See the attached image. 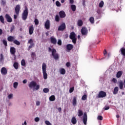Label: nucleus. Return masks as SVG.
I'll return each mask as SVG.
<instances>
[{"label": "nucleus", "mask_w": 125, "mask_h": 125, "mask_svg": "<svg viewBox=\"0 0 125 125\" xmlns=\"http://www.w3.org/2000/svg\"><path fill=\"white\" fill-rule=\"evenodd\" d=\"M48 51L49 52H52V56H53L55 60H58V59H59V54L56 53L57 52L56 49L54 48L51 49V48L49 47Z\"/></svg>", "instance_id": "1"}, {"label": "nucleus", "mask_w": 125, "mask_h": 125, "mask_svg": "<svg viewBox=\"0 0 125 125\" xmlns=\"http://www.w3.org/2000/svg\"><path fill=\"white\" fill-rule=\"evenodd\" d=\"M42 71L43 79L46 80L47 79V73H46V64L43 62L42 64Z\"/></svg>", "instance_id": "2"}, {"label": "nucleus", "mask_w": 125, "mask_h": 125, "mask_svg": "<svg viewBox=\"0 0 125 125\" xmlns=\"http://www.w3.org/2000/svg\"><path fill=\"white\" fill-rule=\"evenodd\" d=\"M70 40H72V42L74 44L77 43V35L74 32H71L69 35Z\"/></svg>", "instance_id": "3"}, {"label": "nucleus", "mask_w": 125, "mask_h": 125, "mask_svg": "<svg viewBox=\"0 0 125 125\" xmlns=\"http://www.w3.org/2000/svg\"><path fill=\"white\" fill-rule=\"evenodd\" d=\"M30 88H33V87H35L36 90H39L40 89V85L37 84V83L35 81H32L28 85Z\"/></svg>", "instance_id": "4"}, {"label": "nucleus", "mask_w": 125, "mask_h": 125, "mask_svg": "<svg viewBox=\"0 0 125 125\" xmlns=\"http://www.w3.org/2000/svg\"><path fill=\"white\" fill-rule=\"evenodd\" d=\"M29 14V10H28V8L27 6L25 7V9L23 11V12L22 14V20H26L28 18V15Z\"/></svg>", "instance_id": "5"}, {"label": "nucleus", "mask_w": 125, "mask_h": 125, "mask_svg": "<svg viewBox=\"0 0 125 125\" xmlns=\"http://www.w3.org/2000/svg\"><path fill=\"white\" fill-rule=\"evenodd\" d=\"M88 33V30H87V28H86L85 27H83L81 29V33L82 36H86Z\"/></svg>", "instance_id": "6"}, {"label": "nucleus", "mask_w": 125, "mask_h": 125, "mask_svg": "<svg viewBox=\"0 0 125 125\" xmlns=\"http://www.w3.org/2000/svg\"><path fill=\"white\" fill-rule=\"evenodd\" d=\"M106 96L107 94H106V92L103 91H100L98 94L99 98H104V97H106Z\"/></svg>", "instance_id": "7"}, {"label": "nucleus", "mask_w": 125, "mask_h": 125, "mask_svg": "<svg viewBox=\"0 0 125 125\" xmlns=\"http://www.w3.org/2000/svg\"><path fill=\"white\" fill-rule=\"evenodd\" d=\"M21 9V7L20 6V5L18 4L16 6V7L15 8V11L17 15H19V12H20Z\"/></svg>", "instance_id": "8"}, {"label": "nucleus", "mask_w": 125, "mask_h": 125, "mask_svg": "<svg viewBox=\"0 0 125 125\" xmlns=\"http://www.w3.org/2000/svg\"><path fill=\"white\" fill-rule=\"evenodd\" d=\"M65 29H66V24L63 22L60 25L58 30V31H64Z\"/></svg>", "instance_id": "9"}, {"label": "nucleus", "mask_w": 125, "mask_h": 125, "mask_svg": "<svg viewBox=\"0 0 125 125\" xmlns=\"http://www.w3.org/2000/svg\"><path fill=\"white\" fill-rule=\"evenodd\" d=\"M87 122V114L86 112L84 113L83 116V123L84 125H86V123Z\"/></svg>", "instance_id": "10"}, {"label": "nucleus", "mask_w": 125, "mask_h": 125, "mask_svg": "<svg viewBox=\"0 0 125 125\" xmlns=\"http://www.w3.org/2000/svg\"><path fill=\"white\" fill-rule=\"evenodd\" d=\"M59 15L60 18H65L66 17V13L64 11H61L59 12Z\"/></svg>", "instance_id": "11"}, {"label": "nucleus", "mask_w": 125, "mask_h": 125, "mask_svg": "<svg viewBox=\"0 0 125 125\" xmlns=\"http://www.w3.org/2000/svg\"><path fill=\"white\" fill-rule=\"evenodd\" d=\"M44 26L45 29H46L47 30H48V29L50 28V21H49V20H47L46 21Z\"/></svg>", "instance_id": "12"}, {"label": "nucleus", "mask_w": 125, "mask_h": 125, "mask_svg": "<svg viewBox=\"0 0 125 125\" xmlns=\"http://www.w3.org/2000/svg\"><path fill=\"white\" fill-rule=\"evenodd\" d=\"M5 17L6 18V21L9 22V23H11L12 22V18H11V17L8 14H6L5 16Z\"/></svg>", "instance_id": "13"}, {"label": "nucleus", "mask_w": 125, "mask_h": 125, "mask_svg": "<svg viewBox=\"0 0 125 125\" xmlns=\"http://www.w3.org/2000/svg\"><path fill=\"white\" fill-rule=\"evenodd\" d=\"M50 42L53 44H56L57 43V40L54 37H50Z\"/></svg>", "instance_id": "14"}, {"label": "nucleus", "mask_w": 125, "mask_h": 125, "mask_svg": "<svg viewBox=\"0 0 125 125\" xmlns=\"http://www.w3.org/2000/svg\"><path fill=\"white\" fill-rule=\"evenodd\" d=\"M34 33V25H32L29 26V35H33Z\"/></svg>", "instance_id": "15"}, {"label": "nucleus", "mask_w": 125, "mask_h": 125, "mask_svg": "<svg viewBox=\"0 0 125 125\" xmlns=\"http://www.w3.org/2000/svg\"><path fill=\"white\" fill-rule=\"evenodd\" d=\"M1 73L2 75H6L7 74V69L6 68L3 67L1 69Z\"/></svg>", "instance_id": "16"}, {"label": "nucleus", "mask_w": 125, "mask_h": 125, "mask_svg": "<svg viewBox=\"0 0 125 125\" xmlns=\"http://www.w3.org/2000/svg\"><path fill=\"white\" fill-rule=\"evenodd\" d=\"M66 48L67 50H72V49L74 48V45H73L72 44H68L66 45Z\"/></svg>", "instance_id": "17"}, {"label": "nucleus", "mask_w": 125, "mask_h": 125, "mask_svg": "<svg viewBox=\"0 0 125 125\" xmlns=\"http://www.w3.org/2000/svg\"><path fill=\"white\" fill-rule=\"evenodd\" d=\"M16 52V49L14 48V47H11L10 48V53L12 54V55H14Z\"/></svg>", "instance_id": "18"}, {"label": "nucleus", "mask_w": 125, "mask_h": 125, "mask_svg": "<svg viewBox=\"0 0 125 125\" xmlns=\"http://www.w3.org/2000/svg\"><path fill=\"white\" fill-rule=\"evenodd\" d=\"M72 104L73 106H77V97H73Z\"/></svg>", "instance_id": "19"}, {"label": "nucleus", "mask_w": 125, "mask_h": 125, "mask_svg": "<svg viewBox=\"0 0 125 125\" xmlns=\"http://www.w3.org/2000/svg\"><path fill=\"white\" fill-rule=\"evenodd\" d=\"M15 37L14 36H9L7 38L8 42H14Z\"/></svg>", "instance_id": "20"}, {"label": "nucleus", "mask_w": 125, "mask_h": 125, "mask_svg": "<svg viewBox=\"0 0 125 125\" xmlns=\"http://www.w3.org/2000/svg\"><path fill=\"white\" fill-rule=\"evenodd\" d=\"M123 75V71H119L116 74V77L118 78V79L121 78L122 77V75Z\"/></svg>", "instance_id": "21"}, {"label": "nucleus", "mask_w": 125, "mask_h": 125, "mask_svg": "<svg viewBox=\"0 0 125 125\" xmlns=\"http://www.w3.org/2000/svg\"><path fill=\"white\" fill-rule=\"evenodd\" d=\"M83 24V21L82 20H79L78 21L77 25L79 27H82Z\"/></svg>", "instance_id": "22"}, {"label": "nucleus", "mask_w": 125, "mask_h": 125, "mask_svg": "<svg viewBox=\"0 0 125 125\" xmlns=\"http://www.w3.org/2000/svg\"><path fill=\"white\" fill-rule=\"evenodd\" d=\"M78 117H82V116H83V110H82V109H79L78 110Z\"/></svg>", "instance_id": "23"}, {"label": "nucleus", "mask_w": 125, "mask_h": 125, "mask_svg": "<svg viewBox=\"0 0 125 125\" xmlns=\"http://www.w3.org/2000/svg\"><path fill=\"white\" fill-rule=\"evenodd\" d=\"M13 67L16 69V70H17V69L19 68V63L17 62H15L13 64Z\"/></svg>", "instance_id": "24"}, {"label": "nucleus", "mask_w": 125, "mask_h": 125, "mask_svg": "<svg viewBox=\"0 0 125 125\" xmlns=\"http://www.w3.org/2000/svg\"><path fill=\"white\" fill-rule=\"evenodd\" d=\"M120 51L121 52L122 55H123V56H125V48H121L120 49Z\"/></svg>", "instance_id": "25"}, {"label": "nucleus", "mask_w": 125, "mask_h": 125, "mask_svg": "<svg viewBox=\"0 0 125 125\" xmlns=\"http://www.w3.org/2000/svg\"><path fill=\"white\" fill-rule=\"evenodd\" d=\"M71 123L73 125H76L77 124V119H76V117H73L71 119Z\"/></svg>", "instance_id": "26"}, {"label": "nucleus", "mask_w": 125, "mask_h": 125, "mask_svg": "<svg viewBox=\"0 0 125 125\" xmlns=\"http://www.w3.org/2000/svg\"><path fill=\"white\" fill-rule=\"evenodd\" d=\"M119 91V87H115L113 91V94H117Z\"/></svg>", "instance_id": "27"}, {"label": "nucleus", "mask_w": 125, "mask_h": 125, "mask_svg": "<svg viewBox=\"0 0 125 125\" xmlns=\"http://www.w3.org/2000/svg\"><path fill=\"white\" fill-rule=\"evenodd\" d=\"M55 20L56 22H59L60 21V17L58 15H56L55 17Z\"/></svg>", "instance_id": "28"}, {"label": "nucleus", "mask_w": 125, "mask_h": 125, "mask_svg": "<svg viewBox=\"0 0 125 125\" xmlns=\"http://www.w3.org/2000/svg\"><path fill=\"white\" fill-rule=\"evenodd\" d=\"M60 72L61 75H65V74H66V70L64 68H62L60 70Z\"/></svg>", "instance_id": "29"}, {"label": "nucleus", "mask_w": 125, "mask_h": 125, "mask_svg": "<svg viewBox=\"0 0 125 125\" xmlns=\"http://www.w3.org/2000/svg\"><path fill=\"white\" fill-rule=\"evenodd\" d=\"M49 100L50 101H55V96L54 95H52L49 97Z\"/></svg>", "instance_id": "30"}, {"label": "nucleus", "mask_w": 125, "mask_h": 125, "mask_svg": "<svg viewBox=\"0 0 125 125\" xmlns=\"http://www.w3.org/2000/svg\"><path fill=\"white\" fill-rule=\"evenodd\" d=\"M99 7H101V8H102V7H103V6H104V1L103 0L101 1V2H100V3L99 4Z\"/></svg>", "instance_id": "31"}, {"label": "nucleus", "mask_w": 125, "mask_h": 125, "mask_svg": "<svg viewBox=\"0 0 125 125\" xmlns=\"http://www.w3.org/2000/svg\"><path fill=\"white\" fill-rule=\"evenodd\" d=\"M71 10H72V11L75 12V11L76 9V7L75 5L72 4L71 5Z\"/></svg>", "instance_id": "32"}, {"label": "nucleus", "mask_w": 125, "mask_h": 125, "mask_svg": "<svg viewBox=\"0 0 125 125\" xmlns=\"http://www.w3.org/2000/svg\"><path fill=\"white\" fill-rule=\"evenodd\" d=\"M13 43H15V44H16L17 45H20V42L18 41L17 40H15L14 41Z\"/></svg>", "instance_id": "33"}, {"label": "nucleus", "mask_w": 125, "mask_h": 125, "mask_svg": "<svg viewBox=\"0 0 125 125\" xmlns=\"http://www.w3.org/2000/svg\"><path fill=\"white\" fill-rule=\"evenodd\" d=\"M0 21L2 24H4V18H3V16H0Z\"/></svg>", "instance_id": "34"}, {"label": "nucleus", "mask_w": 125, "mask_h": 125, "mask_svg": "<svg viewBox=\"0 0 125 125\" xmlns=\"http://www.w3.org/2000/svg\"><path fill=\"white\" fill-rule=\"evenodd\" d=\"M89 21L90 22V23H91L92 24H94V18L93 17H90L89 18Z\"/></svg>", "instance_id": "35"}, {"label": "nucleus", "mask_w": 125, "mask_h": 125, "mask_svg": "<svg viewBox=\"0 0 125 125\" xmlns=\"http://www.w3.org/2000/svg\"><path fill=\"white\" fill-rule=\"evenodd\" d=\"M34 46H35L34 43L30 44V45L28 46V50H30V49H31V48H32V47H34Z\"/></svg>", "instance_id": "36"}, {"label": "nucleus", "mask_w": 125, "mask_h": 125, "mask_svg": "<svg viewBox=\"0 0 125 125\" xmlns=\"http://www.w3.org/2000/svg\"><path fill=\"white\" fill-rule=\"evenodd\" d=\"M43 92L44 93H48V92H49V89L47 88H45L43 89Z\"/></svg>", "instance_id": "37"}, {"label": "nucleus", "mask_w": 125, "mask_h": 125, "mask_svg": "<svg viewBox=\"0 0 125 125\" xmlns=\"http://www.w3.org/2000/svg\"><path fill=\"white\" fill-rule=\"evenodd\" d=\"M21 66H25L26 65V62H25V60L22 59L21 60Z\"/></svg>", "instance_id": "38"}, {"label": "nucleus", "mask_w": 125, "mask_h": 125, "mask_svg": "<svg viewBox=\"0 0 125 125\" xmlns=\"http://www.w3.org/2000/svg\"><path fill=\"white\" fill-rule=\"evenodd\" d=\"M87 98V96L85 94H84V95H83L82 96V100H83V101H85V100H86Z\"/></svg>", "instance_id": "39"}, {"label": "nucleus", "mask_w": 125, "mask_h": 125, "mask_svg": "<svg viewBox=\"0 0 125 125\" xmlns=\"http://www.w3.org/2000/svg\"><path fill=\"white\" fill-rule=\"evenodd\" d=\"M56 5L58 7H60V6H61V3H60V2H59V1H56Z\"/></svg>", "instance_id": "40"}, {"label": "nucleus", "mask_w": 125, "mask_h": 125, "mask_svg": "<svg viewBox=\"0 0 125 125\" xmlns=\"http://www.w3.org/2000/svg\"><path fill=\"white\" fill-rule=\"evenodd\" d=\"M13 86L15 88H17V86H18V82H15L13 83Z\"/></svg>", "instance_id": "41"}, {"label": "nucleus", "mask_w": 125, "mask_h": 125, "mask_svg": "<svg viewBox=\"0 0 125 125\" xmlns=\"http://www.w3.org/2000/svg\"><path fill=\"white\" fill-rule=\"evenodd\" d=\"M2 42H3L4 45H5V46H7V41H6V40H3L2 41Z\"/></svg>", "instance_id": "42"}, {"label": "nucleus", "mask_w": 125, "mask_h": 125, "mask_svg": "<svg viewBox=\"0 0 125 125\" xmlns=\"http://www.w3.org/2000/svg\"><path fill=\"white\" fill-rule=\"evenodd\" d=\"M34 23L35 25H39V20H38V19H35L34 20Z\"/></svg>", "instance_id": "43"}, {"label": "nucleus", "mask_w": 125, "mask_h": 125, "mask_svg": "<svg viewBox=\"0 0 125 125\" xmlns=\"http://www.w3.org/2000/svg\"><path fill=\"white\" fill-rule=\"evenodd\" d=\"M97 119L99 120V121H103V117L102 116H98Z\"/></svg>", "instance_id": "44"}, {"label": "nucleus", "mask_w": 125, "mask_h": 125, "mask_svg": "<svg viewBox=\"0 0 125 125\" xmlns=\"http://www.w3.org/2000/svg\"><path fill=\"white\" fill-rule=\"evenodd\" d=\"M97 13H98V14L100 15L101 14V13H102V12L101 11V9L100 8H98L97 10Z\"/></svg>", "instance_id": "45"}, {"label": "nucleus", "mask_w": 125, "mask_h": 125, "mask_svg": "<svg viewBox=\"0 0 125 125\" xmlns=\"http://www.w3.org/2000/svg\"><path fill=\"white\" fill-rule=\"evenodd\" d=\"M6 3V1H5V0H1V5H5Z\"/></svg>", "instance_id": "46"}, {"label": "nucleus", "mask_w": 125, "mask_h": 125, "mask_svg": "<svg viewBox=\"0 0 125 125\" xmlns=\"http://www.w3.org/2000/svg\"><path fill=\"white\" fill-rule=\"evenodd\" d=\"M74 89H75V87H72L70 88L69 93H72V92H73V91H74Z\"/></svg>", "instance_id": "47"}, {"label": "nucleus", "mask_w": 125, "mask_h": 125, "mask_svg": "<svg viewBox=\"0 0 125 125\" xmlns=\"http://www.w3.org/2000/svg\"><path fill=\"white\" fill-rule=\"evenodd\" d=\"M58 45H62V41L61 40H58Z\"/></svg>", "instance_id": "48"}, {"label": "nucleus", "mask_w": 125, "mask_h": 125, "mask_svg": "<svg viewBox=\"0 0 125 125\" xmlns=\"http://www.w3.org/2000/svg\"><path fill=\"white\" fill-rule=\"evenodd\" d=\"M0 62H1V61L3 60V55L2 54H0Z\"/></svg>", "instance_id": "49"}, {"label": "nucleus", "mask_w": 125, "mask_h": 125, "mask_svg": "<svg viewBox=\"0 0 125 125\" xmlns=\"http://www.w3.org/2000/svg\"><path fill=\"white\" fill-rule=\"evenodd\" d=\"M45 125H52L51 124V123H50V122H49V121H45Z\"/></svg>", "instance_id": "50"}, {"label": "nucleus", "mask_w": 125, "mask_h": 125, "mask_svg": "<svg viewBox=\"0 0 125 125\" xmlns=\"http://www.w3.org/2000/svg\"><path fill=\"white\" fill-rule=\"evenodd\" d=\"M35 122L38 123V122H40V118L39 117H36L35 118Z\"/></svg>", "instance_id": "51"}, {"label": "nucleus", "mask_w": 125, "mask_h": 125, "mask_svg": "<svg viewBox=\"0 0 125 125\" xmlns=\"http://www.w3.org/2000/svg\"><path fill=\"white\" fill-rule=\"evenodd\" d=\"M14 29H15V28L14 27V26L13 25L12 27H11V29H10L11 33H12V32H13V31L14 30Z\"/></svg>", "instance_id": "52"}, {"label": "nucleus", "mask_w": 125, "mask_h": 125, "mask_svg": "<svg viewBox=\"0 0 125 125\" xmlns=\"http://www.w3.org/2000/svg\"><path fill=\"white\" fill-rule=\"evenodd\" d=\"M105 110H109L110 109V107L109 106L105 105L104 107Z\"/></svg>", "instance_id": "53"}, {"label": "nucleus", "mask_w": 125, "mask_h": 125, "mask_svg": "<svg viewBox=\"0 0 125 125\" xmlns=\"http://www.w3.org/2000/svg\"><path fill=\"white\" fill-rule=\"evenodd\" d=\"M33 39H30L29 41H28V43L31 44V43H33Z\"/></svg>", "instance_id": "54"}, {"label": "nucleus", "mask_w": 125, "mask_h": 125, "mask_svg": "<svg viewBox=\"0 0 125 125\" xmlns=\"http://www.w3.org/2000/svg\"><path fill=\"white\" fill-rule=\"evenodd\" d=\"M66 67H70V66H71V63H70V62H66Z\"/></svg>", "instance_id": "55"}, {"label": "nucleus", "mask_w": 125, "mask_h": 125, "mask_svg": "<svg viewBox=\"0 0 125 125\" xmlns=\"http://www.w3.org/2000/svg\"><path fill=\"white\" fill-rule=\"evenodd\" d=\"M107 50H106V49H104V56H106V55L107 54Z\"/></svg>", "instance_id": "56"}, {"label": "nucleus", "mask_w": 125, "mask_h": 125, "mask_svg": "<svg viewBox=\"0 0 125 125\" xmlns=\"http://www.w3.org/2000/svg\"><path fill=\"white\" fill-rule=\"evenodd\" d=\"M112 81L115 83H117V79H116L115 78H113Z\"/></svg>", "instance_id": "57"}, {"label": "nucleus", "mask_w": 125, "mask_h": 125, "mask_svg": "<svg viewBox=\"0 0 125 125\" xmlns=\"http://www.w3.org/2000/svg\"><path fill=\"white\" fill-rule=\"evenodd\" d=\"M13 96V94H9L8 95V98L9 99H11V98H12V97Z\"/></svg>", "instance_id": "58"}, {"label": "nucleus", "mask_w": 125, "mask_h": 125, "mask_svg": "<svg viewBox=\"0 0 125 125\" xmlns=\"http://www.w3.org/2000/svg\"><path fill=\"white\" fill-rule=\"evenodd\" d=\"M36 105L37 106H40V105H41V103L40 101L36 102Z\"/></svg>", "instance_id": "59"}, {"label": "nucleus", "mask_w": 125, "mask_h": 125, "mask_svg": "<svg viewBox=\"0 0 125 125\" xmlns=\"http://www.w3.org/2000/svg\"><path fill=\"white\" fill-rule=\"evenodd\" d=\"M31 56H33V57H36V53L35 52L32 53Z\"/></svg>", "instance_id": "60"}, {"label": "nucleus", "mask_w": 125, "mask_h": 125, "mask_svg": "<svg viewBox=\"0 0 125 125\" xmlns=\"http://www.w3.org/2000/svg\"><path fill=\"white\" fill-rule=\"evenodd\" d=\"M74 0H69V2L71 4H73V3H74Z\"/></svg>", "instance_id": "61"}, {"label": "nucleus", "mask_w": 125, "mask_h": 125, "mask_svg": "<svg viewBox=\"0 0 125 125\" xmlns=\"http://www.w3.org/2000/svg\"><path fill=\"white\" fill-rule=\"evenodd\" d=\"M111 57V53H108L107 54V58L109 59Z\"/></svg>", "instance_id": "62"}, {"label": "nucleus", "mask_w": 125, "mask_h": 125, "mask_svg": "<svg viewBox=\"0 0 125 125\" xmlns=\"http://www.w3.org/2000/svg\"><path fill=\"white\" fill-rule=\"evenodd\" d=\"M22 83H27V80H24L23 81H22Z\"/></svg>", "instance_id": "63"}, {"label": "nucleus", "mask_w": 125, "mask_h": 125, "mask_svg": "<svg viewBox=\"0 0 125 125\" xmlns=\"http://www.w3.org/2000/svg\"><path fill=\"white\" fill-rule=\"evenodd\" d=\"M58 110L59 112L60 113L61 112V110H62L61 107H59L58 108Z\"/></svg>", "instance_id": "64"}]
</instances>
